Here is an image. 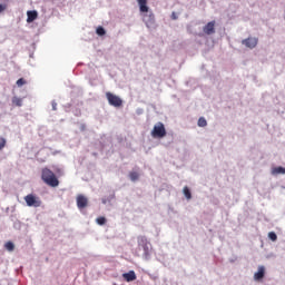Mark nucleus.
<instances>
[{
    "mask_svg": "<svg viewBox=\"0 0 285 285\" xmlns=\"http://www.w3.org/2000/svg\"><path fill=\"white\" fill-rule=\"evenodd\" d=\"M41 179L45 184H47V186H50L51 188H57V186H59V179L57 178L55 173L50 170V168H42Z\"/></svg>",
    "mask_w": 285,
    "mask_h": 285,
    "instance_id": "obj_1",
    "label": "nucleus"
},
{
    "mask_svg": "<svg viewBox=\"0 0 285 285\" xmlns=\"http://www.w3.org/2000/svg\"><path fill=\"white\" fill-rule=\"evenodd\" d=\"M151 137H154V139H164V137H166V127L164 126V122H157L154 126Z\"/></svg>",
    "mask_w": 285,
    "mask_h": 285,
    "instance_id": "obj_2",
    "label": "nucleus"
},
{
    "mask_svg": "<svg viewBox=\"0 0 285 285\" xmlns=\"http://www.w3.org/2000/svg\"><path fill=\"white\" fill-rule=\"evenodd\" d=\"M24 202L27 206L32 207V208H39L41 206V198L33 194H29L24 197Z\"/></svg>",
    "mask_w": 285,
    "mask_h": 285,
    "instance_id": "obj_3",
    "label": "nucleus"
},
{
    "mask_svg": "<svg viewBox=\"0 0 285 285\" xmlns=\"http://www.w3.org/2000/svg\"><path fill=\"white\" fill-rule=\"evenodd\" d=\"M106 98H107V101L109 102V105L114 106L115 108H119L124 104V100H121V98H119V96H116L110 91H108L106 94Z\"/></svg>",
    "mask_w": 285,
    "mask_h": 285,
    "instance_id": "obj_4",
    "label": "nucleus"
},
{
    "mask_svg": "<svg viewBox=\"0 0 285 285\" xmlns=\"http://www.w3.org/2000/svg\"><path fill=\"white\" fill-rule=\"evenodd\" d=\"M258 39L257 38H247V39H244L242 41L243 46H246V48H249L250 50H253V48H257V43H258Z\"/></svg>",
    "mask_w": 285,
    "mask_h": 285,
    "instance_id": "obj_5",
    "label": "nucleus"
},
{
    "mask_svg": "<svg viewBox=\"0 0 285 285\" xmlns=\"http://www.w3.org/2000/svg\"><path fill=\"white\" fill-rule=\"evenodd\" d=\"M77 206L81 210L88 206V198L83 195L77 196Z\"/></svg>",
    "mask_w": 285,
    "mask_h": 285,
    "instance_id": "obj_6",
    "label": "nucleus"
},
{
    "mask_svg": "<svg viewBox=\"0 0 285 285\" xmlns=\"http://www.w3.org/2000/svg\"><path fill=\"white\" fill-rule=\"evenodd\" d=\"M264 275H266V267L258 266V271L254 274V279L259 282V279H264Z\"/></svg>",
    "mask_w": 285,
    "mask_h": 285,
    "instance_id": "obj_7",
    "label": "nucleus"
},
{
    "mask_svg": "<svg viewBox=\"0 0 285 285\" xmlns=\"http://www.w3.org/2000/svg\"><path fill=\"white\" fill-rule=\"evenodd\" d=\"M203 31L205 35H215V21L208 22L204 28Z\"/></svg>",
    "mask_w": 285,
    "mask_h": 285,
    "instance_id": "obj_8",
    "label": "nucleus"
},
{
    "mask_svg": "<svg viewBox=\"0 0 285 285\" xmlns=\"http://www.w3.org/2000/svg\"><path fill=\"white\" fill-rule=\"evenodd\" d=\"M122 277L126 282H135V279H137V274H135V271H129L128 273L122 274Z\"/></svg>",
    "mask_w": 285,
    "mask_h": 285,
    "instance_id": "obj_9",
    "label": "nucleus"
},
{
    "mask_svg": "<svg viewBox=\"0 0 285 285\" xmlns=\"http://www.w3.org/2000/svg\"><path fill=\"white\" fill-rule=\"evenodd\" d=\"M37 17H39V13L37 11H28L27 12V23H32V21H36Z\"/></svg>",
    "mask_w": 285,
    "mask_h": 285,
    "instance_id": "obj_10",
    "label": "nucleus"
},
{
    "mask_svg": "<svg viewBox=\"0 0 285 285\" xmlns=\"http://www.w3.org/2000/svg\"><path fill=\"white\" fill-rule=\"evenodd\" d=\"M139 8H140V12H148V0H137Z\"/></svg>",
    "mask_w": 285,
    "mask_h": 285,
    "instance_id": "obj_11",
    "label": "nucleus"
},
{
    "mask_svg": "<svg viewBox=\"0 0 285 285\" xmlns=\"http://www.w3.org/2000/svg\"><path fill=\"white\" fill-rule=\"evenodd\" d=\"M12 105H13V106H17L18 108H21V107L23 106V99H21V98L14 96V97L12 98Z\"/></svg>",
    "mask_w": 285,
    "mask_h": 285,
    "instance_id": "obj_12",
    "label": "nucleus"
},
{
    "mask_svg": "<svg viewBox=\"0 0 285 285\" xmlns=\"http://www.w3.org/2000/svg\"><path fill=\"white\" fill-rule=\"evenodd\" d=\"M272 175H285V168L284 167H274L272 169Z\"/></svg>",
    "mask_w": 285,
    "mask_h": 285,
    "instance_id": "obj_13",
    "label": "nucleus"
},
{
    "mask_svg": "<svg viewBox=\"0 0 285 285\" xmlns=\"http://www.w3.org/2000/svg\"><path fill=\"white\" fill-rule=\"evenodd\" d=\"M183 193L186 199H193V194L190 193V189L188 187H184Z\"/></svg>",
    "mask_w": 285,
    "mask_h": 285,
    "instance_id": "obj_14",
    "label": "nucleus"
},
{
    "mask_svg": "<svg viewBox=\"0 0 285 285\" xmlns=\"http://www.w3.org/2000/svg\"><path fill=\"white\" fill-rule=\"evenodd\" d=\"M198 126H199V128H206V126H208V122L206 121V118L200 117L198 119Z\"/></svg>",
    "mask_w": 285,
    "mask_h": 285,
    "instance_id": "obj_15",
    "label": "nucleus"
},
{
    "mask_svg": "<svg viewBox=\"0 0 285 285\" xmlns=\"http://www.w3.org/2000/svg\"><path fill=\"white\" fill-rule=\"evenodd\" d=\"M4 248H6L7 250H9L10 253H12V250H14V243H13V242H7V243L4 244Z\"/></svg>",
    "mask_w": 285,
    "mask_h": 285,
    "instance_id": "obj_16",
    "label": "nucleus"
},
{
    "mask_svg": "<svg viewBox=\"0 0 285 285\" xmlns=\"http://www.w3.org/2000/svg\"><path fill=\"white\" fill-rule=\"evenodd\" d=\"M129 178L132 180V181H137L139 179V173L137 171H131L129 173Z\"/></svg>",
    "mask_w": 285,
    "mask_h": 285,
    "instance_id": "obj_17",
    "label": "nucleus"
},
{
    "mask_svg": "<svg viewBox=\"0 0 285 285\" xmlns=\"http://www.w3.org/2000/svg\"><path fill=\"white\" fill-rule=\"evenodd\" d=\"M96 33L99 37H104V35H106V29H104V27H98L97 30H96Z\"/></svg>",
    "mask_w": 285,
    "mask_h": 285,
    "instance_id": "obj_18",
    "label": "nucleus"
},
{
    "mask_svg": "<svg viewBox=\"0 0 285 285\" xmlns=\"http://www.w3.org/2000/svg\"><path fill=\"white\" fill-rule=\"evenodd\" d=\"M96 222L99 226H104L106 224V217L100 216L96 219Z\"/></svg>",
    "mask_w": 285,
    "mask_h": 285,
    "instance_id": "obj_19",
    "label": "nucleus"
},
{
    "mask_svg": "<svg viewBox=\"0 0 285 285\" xmlns=\"http://www.w3.org/2000/svg\"><path fill=\"white\" fill-rule=\"evenodd\" d=\"M268 238H269L272 242H277V234H275V232H269V233H268Z\"/></svg>",
    "mask_w": 285,
    "mask_h": 285,
    "instance_id": "obj_20",
    "label": "nucleus"
},
{
    "mask_svg": "<svg viewBox=\"0 0 285 285\" xmlns=\"http://www.w3.org/2000/svg\"><path fill=\"white\" fill-rule=\"evenodd\" d=\"M17 86H18L19 88H21V86H26V79H23V78L18 79V80H17Z\"/></svg>",
    "mask_w": 285,
    "mask_h": 285,
    "instance_id": "obj_21",
    "label": "nucleus"
},
{
    "mask_svg": "<svg viewBox=\"0 0 285 285\" xmlns=\"http://www.w3.org/2000/svg\"><path fill=\"white\" fill-rule=\"evenodd\" d=\"M8 10V4L3 3L1 4L0 3V14H2V12H6Z\"/></svg>",
    "mask_w": 285,
    "mask_h": 285,
    "instance_id": "obj_22",
    "label": "nucleus"
},
{
    "mask_svg": "<svg viewBox=\"0 0 285 285\" xmlns=\"http://www.w3.org/2000/svg\"><path fill=\"white\" fill-rule=\"evenodd\" d=\"M6 148V138H0V150H3Z\"/></svg>",
    "mask_w": 285,
    "mask_h": 285,
    "instance_id": "obj_23",
    "label": "nucleus"
},
{
    "mask_svg": "<svg viewBox=\"0 0 285 285\" xmlns=\"http://www.w3.org/2000/svg\"><path fill=\"white\" fill-rule=\"evenodd\" d=\"M138 242H139V244H146L148 242V239L145 236H140L138 238Z\"/></svg>",
    "mask_w": 285,
    "mask_h": 285,
    "instance_id": "obj_24",
    "label": "nucleus"
},
{
    "mask_svg": "<svg viewBox=\"0 0 285 285\" xmlns=\"http://www.w3.org/2000/svg\"><path fill=\"white\" fill-rule=\"evenodd\" d=\"M171 19L177 20V13L173 12L171 13Z\"/></svg>",
    "mask_w": 285,
    "mask_h": 285,
    "instance_id": "obj_25",
    "label": "nucleus"
},
{
    "mask_svg": "<svg viewBox=\"0 0 285 285\" xmlns=\"http://www.w3.org/2000/svg\"><path fill=\"white\" fill-rule=\"evenodd\" d=\"M53 110H57V105H53Z\"/></svg>",
    "mask_w": 285,
    "mask_h": 285,
    "instance_id": "obj_26",
    "label": "nucleus"
}]
</instances>
